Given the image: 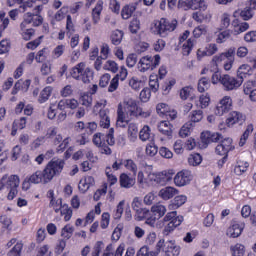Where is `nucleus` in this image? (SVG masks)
<instances>
[{
    "instance_id": "nucleus-1",
    "label": "nucleus",
    "mask_w": 256,
    "mask_h": 256,
    "mask_svg": "<svg viewBox=\"0 0 256 256\" xmlns=\"http://www.w3.org/2000/svg\"><path fill=\"white\" fill-rule=\"evenodd\" d=\"M136 175L138 187L141 189H146L149 185H160V187H165V185H168L173 181L175 170L168 169L160 172H153L152 165H144L138 168Z\"/></svg>"
},
{
    "instance_id": "nucleus-2",
    "label": "nucleus",
    "mask_w": 256,
    "mask_h": 256,
    "mask_svg": "<svg viewBox=\"0 0 256 256\" xmlns=\"http://www.w3.org/2000/svg\"><path fill=\"white\" fill-rule=\"evenodd\" d=\"M65 167V160L63 159H52L45 166L43 170H37L30 174L29 181L32 185H47L57 177V175H61L63 169Z\"/></svg>"
},
{
    "instance_id": "nucleus-3",
    "label": "nucleus",
    "mask_w": 256,
    "mask_h": 256,
    "mask_svg": "<svg viewBox=\"0 0 256 256\" xmlns=\"http://www.w3.org/2000/svg\"><path fill=\"white\" fill-rule=\"evenodd\" d=\"M138 109L139 104L135 98L125 97L123 101L118 104L116 121L117 127L123 128L126 125H129V120H127V117L130 119H135V117H137Z\"/></svg>"
},
{
    "instance_id": "nucleus-4",
    "label": "nucleus",
    "mask_w": 256,
    "mask_h": 256,
    "mask_svg": "<svg viewBox=\"0 0 256 256\" xmlns=\"http://www.w3.org/2000/svg\"><path fill=\"white\" fill-rule=\"evenodd\" d=\"M212 85H222L224 91H235L243 85V80L235 78L229 74H221V72H214L211 76Z\"/></svg>"
},
{
    "instance_id": "nucleus-5",
    "label": "nucleus",
    "mask_w": 256,
    "mask_h": 256,
    "mask_svg": "<svg viewBox=\"0 0 256 256\" xmlns=\"http://www.w3.org/2000/svg\"><path fill=\"white\" fill-rule=\"evenodd\" d=\"M21 184V179L18 175L12 174H4L0 178V191H8L7 198L9 201H13L15 197H17L18 188Z\"/></svg>"
},
{
    "instance_id": "nucleus-6",
    "label": "nucleus",
    "mask_w": 256,
    "mask_h": 256,
    "mask_svg": "<svg viewBox=\"0 0 256 256\" xmlns=\"http://www.w3.org/2000/svg\"><path fill=\"white\" fill-rule=\"evenodd\" d=\"M177 29V20L169 21L165 18L160 20H154L150 25V31L153 35H159V37H167L169 33H173Z\"/></svg>"
},
{
    "instance_id": "nucleus-7",
    "label": "nucleus",
    "mask_w": 256,
    "mask_h": 256,
    "mask_svg": "<svg viewBox=\"0 0 256 256\" xmlns=\"http://www.w3.org/2000/svg\"><path fill=\"white\" fill-rule=\"evenodd\" d=\"M70 75L76 81H82V83L93 81V70L85 62H80L72 67Z\"/></svg>"
},
{
    "instance_id": "nucleus-8",
    "label": "nucleus",
    "mask_w": 256,
    "mask_h": 256,
    "mask_svg": "<svg viewBox=\"0 0 256 256\" xmlns=\"http://www.w3.org/2000/svg\"><path fill=\"white\" fill-rule=\"evenodd\" d=\"M34 11L36 13L27 12L24 14L23 21L20 24L22 29L28 25H32V27H39L40 25H43V17L39 14L43 11V5L35 6Z\"/></svg>"
},
{
    "instance_id": "nucleus-9",
    "label": "nucleus",
    "mask_w": 256,
    "mask_h": 256,
    "mask_svg": "<svg viewBox=\"0 0 256 256\" xmlns=\"http://www.w3.org/2000/svg\"><path fill=\"white\" fill-rule=\"evenodd\" d=\"M159 63H161V56L159 54L144 56L138 61L137 69L140 73H147V71H153V69L159 67Z\"/></svg>"
},
{
    "instance_id": "nucleus-10",
    "label": "nucleus",
    "mask_w": 256,
    "mask_h": 256,
    "mask_svg": "<svg viewBox=\"0 0 256 256\" xmlns=\"http://www.w3.org/2000/svg\"><path fill=\"white\" fill-rule=\"evenodd\" d=\"M163 222L168 223L164 228V233L169 235L171 231H175L183 223V216H177V211L168 212L164 216Z\"/></svg>"
},
{
    "instance_id": "nucleus-11",
    "label": "nucleus",
    "mask_w": 256,
    "mask_h": 256,
    "mask_svg": "<svg viewBox=\"0 0 256 256\" xmlns=\"http://www.w3.org/2000/svg\"><path fill=\"white\" fill-rule=\"evenodd\" d=\"M231 109H233V99L231 96H224L216 104L214 113L218 117H223V115H227Z\"/></svg>"
},
{
    "instance_id": "nucleus-12",
    "label": "nucleus",
    "mask_w": 256,
    "mask_h": 256,
    "mask_svg": "<svg viewBox=\"0 0 256 256\" xmlns=\"http://www.w3.org/2000/svg\"><path fill=\"white\" fill-rule=\"evenodd\" d=\"M176 187H185L193 181V174L189 170H181L174 177L172 176Z\"/></svg>"
},
{
    "instance_id": "nucleus-13",
    "label": "nucleus",
    "mask_w": 256,
    "mask_h": 256,
    "mask_svg": "<svg viewBox=\"0 0 256 256\" xmlns=\"http://www.w3.org/2000/svg\"><path fill=\"white\" fill-rule=\"evenodd\" d=\"M243 229H245V222L243 220H232L226 231V235L231 239H237V237H241Z\"/></svg>"
},
{
    "instance_id": "nucleus-14",
    "label": "nucleus",
    "mask_w": 256,
    "mask_h": 256,
    "mask_svg": "<svg viewBox=\"0 0 256 256\" xmlns=\"http://www.w3.org/2000/svg\"><path fill=\"white\" fill-rule=\"evenodd\" d=\"M231 149H233V139L226 138L216 146V153L217 155H221L222 157L227 156Z\"/></svg>"
},
{
    "instance_id": "nucleus-15",
    "label": "nucleus",
    "mask_w": 256,
    "mask_h": 256,
    "mask_svg": "<svg viewBox=\"0 0 256 256\" xmlns=\"http://www.w3.org/2000/svg\"><path fill=\"white\" fill-rule=\"evenodd\" d=\"M245 115L238 111H232L229 114V117L226 119V125L227 127H233V125H236V123H239L240 125H243L245 123Z\"/></svg>"
},
{
    "instance_id": "nucleus-16",
    "label": "nucleus",
    "mask_w": 256,
    "mask_h": 256,
    "mask_svg": "<svg viewBox=\"0 0 256 256\" xmlns=\"http://www.w3.org/2000/svg\"><path fill=\"white\" fill-rule=\"evenodd\" d=\"M175 195H179V190L173 186H166L158 192V197L163 201H169L170 199H173Z\"/></svg>"
},
{
    "instance_id": "nucleus-17",
    "label": "nucleus",
    "mask_w": 256,
    "mask_h": 256,
    "mask_svg": "<svg viewBox=\"0 0 256 256\" xmlns=\"http://www.w3.org/2000/svg\"><path fill=\"white\" fill-rule=\"evenodd\" d=\"M211 11L209 9L206 10H197L193 12L192 19L196 21V23H209L211 21Z\"/></svg>"
},
{
    "instance_id": "nucleus-18",
    "label": "nucleus",
    "mask_w": 256,
    "mask_h": 256,
    "mask_svg": "<svg viewBox=\"0 0 256 256\" xmlns=\"http://www.w3.org/2000/svg\"><path fill=\"white\" fill-rule=\"evenodd\" d=\"M249 29V23L243 22L239 20V18H235L232 21V30H230L233 35H241V33H245Z\"/></svg>"
},
{
    "instance_id": "nucleus-19",
    "label": "nucleus",
    "mask_w": 256,
    "mask_h": 256,
    "mask_svg": "<svg viewBox=\"0 0 256 256\" xmlns=\"http://www.w3.org/2000/svg\"><path fill=\"white\" fill-rule=\"evenodd\" d=\"M103 0H98L95 4V7L92 9L91 17L93 25H99L101 21V13H103Z\"/></svg>"
},
{
    "instance_id": "nucleus-20",
    "label": "nucleus",
    "mask_w": 256,
    "mask_h": 256,
    "mask_svg": "<svg viewBox=\"0 0 256 256\" xmlns=\"http://www.w3.org/2000/svg\"><path fill=\"white\" fill-rule=\"evenodd\" d=\"M14 245V247H13ZM6 247H8V249L10 247H13L9 253L8 256H21V251L23 249V242L19 241L17 242V238H12L7 244Z\"/></svg>"
},
{
    "instance_id": "nucleus-21",
    "label": "nucleus",
    "mask_w": 256,
    "mask_h": 256,
    "mask_svg": "<svg viewBox=\"0 0 256 256\" xmlns=\"http://www.w3.org/2000/svg\"><path fill=\"white\" fill-rule=\"evenodd\" d=\"M69 13V7L64 6L61 8V10H58L54 15L50 16V25L55 27L57 23L63 21L65 17H67V14Z\"/></svg>"
},
{
    "instance_id": "nucleus-22",
    "label": "nucleus",
    "mask_w": 256,
    "mask_h": 256,
    "mask_svg": "<svg viewBox=\"0 0 256 256\" xmlns=\"http://www.w3.org/2000/svg\"><path fill=\"white\" fill-rule=\"evenodd\" d=\"M93 185H95V178H93V176H84L79 181L78 189L81 193H87Z\"/></svg>"
},
{
    "instance_id": "nucleus-23",
    "label": "nucleus",
    "mask_w": 256,
    "mask_h": 256,
    "mask_svg": "<svg viewBox=\"0 0 256 256\" xmlns=\"http://www.w3.org/2000/svg\"><path fill=\"white\" fill-rule=\"evenodd\" d=\"M253 15H255V12L252 11L248 6L242 10L238 9L233 13L234 19H238V17H241L243 21H249L250 19H253Z\"/></svg>"
},
{
    "instance_id": "nucleus-24",
    "label": "nucleus",
    "mask_w": 256,
    "mask_h": 256,
    "mask_svg": "<svg viewBox=\"0 0 256 256\" xmlns=\"http://www.w3.org/2000/svg\"><path fill=\"white\" fill-rule=\"evenodd\" d=\"M185 203H187V197L185 195H177L168 204V209L169 211H175L179 209V207H183Z\"/></svg>"
},
{
    "instance_id": "nucleus-25",
    "label": "nucleus",
    "mask_w": 256,
    "mask_h": 256,
    "mask_svg": "<svg viewBox=\"0 0 256 256\" xmlns=\"http://www.w3.org/2000/svg\"><path fill=\"white\" fill-rule=\"evenodd\" d=\"M163 252H165L164 256H179L181 250L179 246L175 244L173 241H167L164 245Z\"/></svg>"
},
{
    "instance_id": "nucleus-26",
    "label": "nucleus",
    "mask_w": 256,
    "mask_h": 256,
    "mask_svg": "<svg viewBox=\"0 0 256 256\" xmlns=\"http://www.w3.org/2000/svg\"><path fill=\"white\" fill-rule=\"evenodd\" d=\"M253 73H254L253 67H251L249 64H242L241 66H239L237 70V77L243 83V79L247 77H251Z\"/></svg>"
},
{
    "instance_id": "nucleus-27",
    "label": "nucleus",
    "mask_w": 256,
    "mask_h": 256,
    "mask_svg": "<svg viewBox=\"0 0 256 256\" xmlns=\"http://www.w3.org/2000/svg\"><path fill=\"white\" fill-rule=\"evenodd\" d=\"M158 131L169 139L173 137V126L169 123V121H161L158 124Z\"/></svg>"
},
{
    "instance_id": "nucleus-28",
    "label": "nucleus",
    "mask_w": 256,
    "mask_h": 256,
    "mask_svg": "<svg viewBox=\"0 0 256 256\" xmlns=\"http://www.w3.org/2000/svg\"><path fill=\"white\" fill-rule=\"evenodd\" d=\"M202 143H217L221 141V134L219 133H212V132H203L201 134Z\"/></svg>"
},
{
    "instance_id": "nucleus-29",
    "label": "nucleus",
    "mask_w": 256,
    "mask_h": 256,
    "mask_svg": "<svg viewBox=\"0 0 256 256\" xmlns=\"http://www.w3.org/2000/svg\"><path fill=\"white\" fill-rule=\"evenodd\" d=\"M99 117H100V127H102L103 129H109L111 125V118H109V111L100 110Z\"/></svg>"
},
{
    "instance_id": "nucleus-30",
    "label": "nucleus",
    "mask_w": 256,
    "mask_h": 256,
    "mask_svg": "<svg viewBox=\"0 0 256 256\" xmlns=\"http://www.w3.org/2000/svg\"><path fill=\"white\" fill-rule=\"evenodd\" d=\"M120 185L124 189H131V187H133V185H135V179L131 178L126 173H123L120 175Z\"/></svg>"
},
{
    "instance_id": "nucleus-31",
    "label": "nucleus",
    "mask_w": 256,
    "mask_h": 256,
    "mask_svg": "<svg viewBox=\"0 0 256 256\" xmlns=\"http://www.w3.org/2000/svg\"><path fill=\"white\" fill-rule=\"evenodd\" d=\"M139 136V128L137 127V124L130 123L128 125V139L132 143H135L137 141V137Z\"/></svg>"
},
{
    "instance_id": "nucleus-32",
    "label": "nucleus",
    "mask_w": 256,
    "mask_h": 256,
    "mask_svg": "<svg viewBox=\"0 0 256 256\" xmlns=\"http://www.w3.org/2000/svg\"><path fill=\"white\" fill-rule=\"evenodd\" d=\"M247 169H249V162L245 160H238L234 167V173L235 175H243Z\"/></svg>"
},
{
    "instance_id": "nucleus-33",
    "label": "nucleus",
    "mask_w": 256,
    "mask_h": 256,
    "mask_svg": "<svg viewBox=\"0 0 256 256\" xmlns=\"http://www.w3.org/2000/svg\"><path fill=\"white\" fill-rule=\"evenodd\" d=\"M137 10V6L135 4H128L122 8L121 16L123 19H130L133 13Z\"/></svg>"
},
{
    "instance_id": "nucleus-34",
    "label": "nucleus",
    "mask_w": 256,
    "mask_h": 256,
    "mask_svg": "<svg viewBox=\"0 0 256 256\" xmlns=\"http://www.w3.org/2000/svg\"><path fill=\"white\" fill-rule=\"evenodd\" d=\"M49 197H51L50 200V206L54 209L55 213H59L61 207H63V201L61 199L55 200V193L53 192V190H50L48 192Z\"/></svg>"
},
{
    "instance_id": "nucleus-35",
    "label": "nucleus",
    "mask_w": 256,
    "mask_h": 256,
    "mask_svg": "<svg viewBox=\"0 0 256 256\" xmlns=\"http://www.w3.org/2000/svg\"><path fill=\"white\" fill-rule=\"evenodd\" d=\"M253 130H254L253 124H248L244 133L240 137V140L238 143L239 147H244L245 143H247V139H249V137L253 133Z\"/></svg>"
},
{
    "instance_id": "nucleus-36",
    "label": "nucleus",
    "mask_w": 256,
    "mask_h": 256,
    "mask_svg": "<svg viewBox=\"0 0 256 256\" xmlns=\"http://www.w3.org/2000/svg\"><path fill=\"white\" fill-rule=\"evenodd\" d=\"M52 93H53V87H51V86L45 87L40 92V96L38 98V103H47V101H49V97H51Z\"/></svg>"
},
{
    "instance_id": "nucleus-37",
    "label": "nucleus",
    "mask_w": 256,
    "mask_h": 256,
    "mask_svg": "<svg viewBox=\"0 0 256 256\" xmlns=\"http://www.w3.org/2000/svg\"><path fill=\"white\" fill-rule=\"evenodd\" d=\"M152 135L151 127H149V125H145L139 132V139L145 143L151 139Z\"/></svg>"
},
{
    "instance_id": "nucleus-38",
    "label": "nucleus",
    "mask_w": 256,
    "mask_h": 256,
    "mask_svg": "<svg viewBox=\"0 0 256 256\" xmlns=\"http://www.w3.org/2000/svg\"><path fill=\"white\" fill-rule=\"evenodd\" d=\"M211 88V81L207 77H202L198 81V91L199 93H205Z\"/></svg>"
},
{
    "instance_id": "nucleus-39",
    "label": "nucleus",
    "mask_w": 256,
    "mask_h": 256,
    "mask_svg": "<svg viewBox=\"0 0 256 256\" xmlns=\"http://www.w3.org/2000/svg\"><path fill=\"white\" fill-rule=\"evenodd\" d=\"M151 212L154 215H157L159 219H161V217H165V213H167V207H165L163 204H155L151 207Z\"/></svg>"
},
{
    "instance_id": "nucleus-40",
    "label": "nucleus",
    "mask_w": 256,
    "mask_h": 256,
    "mask_svg": "<svg viewBox=\"0 0 256 256\" xmlns=\"http://www.w3.org/2000/svg\"><path fill=\"white\" fill-rule=\"evenodd\" d=\"M149 87L153 93L159 91V76L155 73L149 76Z\"/></svg>"
},
{
    "instance_id": "nucleus-41",
    "label": "nucleus",
    "mask_w": 256,
    "mask_h": 256,
    "mask_svg": "<svg viewBox=\"0 0 256 256\" xmlns=\"http://www.w3.org/2000/svg\"><path fill=\"white\" fill-rule=\"evenodd\" d=\"M75 232V227L71 224H66L62 229H61V237L63 239L69 240L71 237H73V233Z\"/></svg>"
},
{
    "instance_id": "nucleus-42",
    "label": "nucleus",
    "mask_w": 256,
    "mask_h": 256,
    "mask_svg": "<svg viewBox=\"0 0 256 256\" xmlns=\"http://www.w3.org/2000/svg\"><path fill=\"white\" fill-rule=\"evenodd\" d=\"M195 39H188L183 45H182V54L183 55H190L191 51H193V48L195 47Z\"/></svg>"
},
{
    "instance_id": "nucleus-43",
    "label": "nucleus",
    "mask_w": 256,
    "mask_h": 256,
    "mask_svg": "<svg viewBox=\"0 0 256 256\" xmlns=\"http://www.w3.org/2000/svg\"><path fill=\"white\" fill-rule=\"evenodd\" d=\"M104 71H109L110 73H117L119 71V64L114 60H107L103 65Z\"/></svg>"
},
{
    "instance_id": "nucleus-44",
    "label": "nucleus",
    "mask_w": 256,
    "mask_h": 256,
    "mask_svg": "<svg viewBox=\"0 0 256 256\" xmlns=\"http://www.w3.org/2000/svg\"><path fill=\"white\" fill-rule=\"evenodd\" d=\"M191 131H193V123H185L179 131V136L185 139V137H189V135H191Z\"/></svg>"
},
{
    "instance_id": "nucleus-45",
    "label": "nucleus",
    "mask_w": 256,
    "mask_h": 256,
    "mask_svg": "<svg viewBox=\"0 0 256 256\" xmlns=\"http://www.w3.org/2000/svg\"><path fill=\"white\" fill-rule=\"evenodd\" d=\"M60 213L64 217V221H71L73 217V210L67 204H63L60 208Z\"/></svg>"
},
{
    "instance_id": "nucleus-46",
    "label": "nucleus",
    "mask_w": 256,
    "mask_h": 256,
    "mask_svg": "<svg viewBox=\"0 0 256 256\" xmlns=\"http://www.w3.org/2000/svg\"><path fill=\"white\" fill-rule=\"evenodd\" d=\"M232 256H244L245 255V246L243 244H235L230 247Z\"/></svg>"
},
{
    "instance_id": "nucleus-47",
    "label": "nucleus",
    "mask_w": 256,
    "mask_h": 256,
    "mask_svg": "<svg viewBox=\"0 0 256 256\" xmlns=\"http://www.w3.org/2000/svg\"><path fill=\"white\" fill-rule=\"evenodd\" d=\"M124 167L127 171H130V173H133V175H137L139 171L137 164L132 159L124 160Z\"/></svg>"
},
{
    "instance_id": "nucleus-48",
    "label": "nucleus",
    "mask_w": 256,
    "mask_h": 256,
    "mask_svg": "<svg viewBox=\"0 0 256 256\" xmlns=\"http://www.w3.org/2000/svg\"><path fill=\"white\" fill-rule=\"evenodd\" d=\"M203 158L199 153L190 154L188 157V163L192 167H197V165H201Z\"/></svg>"
},
{
    "instance_id": "nucleus-49",
    "label": "nucleus",
    "mask_w": 256,
    "mask_h": 256,
    "mask_svg": "<svg viewBox=\"0 0 256 256\" xmlns=\"http://www.w3.org/2000/svg\"><path fill=\"white\" fill-rule=\"evenodd\" d=\"M128 85L133 89V91H139V89H141L144 84L141 79H139L137 76H134L130 78Z\"/></svg>"
},
{
    "instance_id": "nucleus-50",
    "label": "nucleus",
    "mask_w": 256,
    "mask_h": 256,
    "mask_svg": "<svg viewBox=\"0 0 256 256\" xmlns=\"http://www.w3.org/2000/svg\"><path fill=\"white\" fill-rule=\"evenodd\" d=\"M75 33V24L73 23V18L71 15L66 16V34L71 37Z\"/></svg>"
},
{
    "instance_id": "nucleus-51",
    "label": "nucleus",
    "mask_w": 256,
    "mask_h": 256,
    "mask_svg": "<svg viewBox=\"0 0 256 256\" xmlns=\"http://www.w3.org/2000/svg\"><path fill=\"white\" fill-rule=\"evenodd\" d=\"M233 32L231 30H224L220 33H218L217 38H216V43L221 44L225 43L228 39H231V34Z\"/></svg>"
},
{
    "instance_id": "nucleus-52",
    "label": "nucleus",
    "mask_w": 256,
    "mask_h": 256,
    "mask_svg": "<svg viewBox=\"0 0 256 256\" xmlns=\"http://www.w3.org/2000/svg\"><path fill=\"white\" fill-rule=\"evenodd\" d=\"M49 56V49L43 48L42 50H39L35 56V61L37 63H43L44 61H47V57Z\"/></svg>"
},
{
    "instance_id": "nucleus-53",
    "label": "nucleus",
    "mask_w": 256,
    "mask_h": 256,
    "mask_svg": "<svg viewBox=\"0 0 256 256\" xmlns=\"http://www.w3.org/2000/svg\"><path fill=\"white\" fill-rule=\"evenodd\" d=\"M192 35L194 39H199L200 37H203V35H207V26L200 25L194 28Z\"/></svg>"
},
{
    "instance_id": "nucleus-54",
    "label": "nucleus",
    "mask_w": 256,
    "mask_h": 256,
    "mask_svg": "<svg viewBox=\"0 0 256 256\" xmlns=\"http://www.w3.org/2000/svg\"><path fill=\"white\" fill-rule=\"evenodd\" d=\"M20 29L24 41H30L31 38L35 37V30L33 28L27 29V27H20Z\"/></svg>"
},
{
    "instance_id": "nucleus-55",
    "label": "nucleus",
    "mask_w": 256,
    "mask_h": 256,
    "mask_svg": "<svg viewBox=\"0 0 256 256\" xmlns=\"http://www.w3.org/2000/svg\"><path fill=\"white\" fill-rule=\"evenodd\" d=\"M121 41H123V31L115 30L111 35V42L113 45H121Z\"/></svg>"
},
{
    "instance_id": "nucleus-56",
    "label": "nucleus",
    "mask_w": 256,
    "mask_h": 256,
    "mask_svg": "<svg viewBox=\"0 0 256 256\" xmlns=\"http://www.w3.org/2000/svg\"><path fill=\"white\" fill-rule=\"evenodd\" d=\"M208 7L209 5H207L205 0H194L192 4V9L194 11H205Z\"/></svg>"
},
{
    "instance_id": "nucleus-57",
    "label": "nucleus",
    "mask_w": 256,
    "mask_h": 256,
    "mask_svg": "<svg viewBox=\"0 0 256 256\" xmlns=\"http://www.w3.org/2000/svg\"><path fill=\"white\" fill-rule=\"evenodd\" d=\"M146 155H148V157H155V155H157V153H159V147H157V145H155V142H151L150 144L146 145Z\"/></svg>"
},
{
    "instance_id": "nucleus-58",
    "label": "nucleus",
    "mask_w": 256,
    "mask_h": 256,
    "mask_svg": "<svg viewBox=\"0 0 256 256\" xmlns=\"http://www.w3.org/2000/svg\"><path fill=\"white\" fill-rule=\"evenodd\" d=\"M150 211L147 208H140V210L136 211L135 220L143 221V219H147L150 215Z\"/></svg>"
},
{
    "instance_id": "nucleus-59",
    "label": "nucleus",
    "mask_w": 256,
    "mask_h": 256,
    "mask_svg": "<svg viewBox=\"0 0 256 256\" xmlns=\"http://www.w3.org/2000/svg\"><path fill=\"white\" fill-rule=\"evenodd\" d=\"M125 200H121L116 206L113 217L114 219H121L123 217V211H125Z\"/></svg>"
},
{
    "instance_id": "nucleus-60",
    "label": "nucleus",
    "mask_w": 256,
    "mask_h": 256,
    "mask_svg": "<svg viewBox=\"0 0 256 256\" xmlns=\"http://www.w3.org/2000/svg\"><path fill=\"white\" fill-rule=\"evenodd\" d=\"M199 103L201 109H207V107L211 104V96H209V94L200 95Z\"/></svg>"
},
{
    "instance_id": "nucleus-61",
    "label": "nucleus",
    "mask_w": 256,
    "mask_h": 256,
    "mask_svg": "<svg viewBox=\"0 0 256 256\" xmlns=\"http://www.w3.org/2000/svg\"><path fill=\"white\" fill-rule=\"evenodd\" d=\"M80 102L83 107H91V105H93V98L89 94H82L80 96Z\"/></svg>"
},
{
    "instance_id": "nucleus-62",
    "label": "nucleus",
    "mask_w": 256,
    "mask_h": 256,
    "mask_svg": "<svg viewBox=\"0 0 256 256\" xmlns=\"http://www.w3.org/2000/svg\"><path fill=\"white\" fill-rule=\"evenodd\" d=\"M105 173L108 179V183H110V185H115V183H117V176L113 175V170L111 167H106Z\"/></svg>"
},
{
    "instance_id": "nucleus-63",
    "label": "nucleus",
    "mask_w": 256,
    "mask_h": 256,
    "mask_svg": "<svg viewBox=\"0 0 256 256\" xmlns=\"http://www.w3.org/2000/svg\"><path fill=\"white\" fill-rule=\"evenodd\" d=\"M151 99V89L149 88H143L140 92V100L142 103H147Z\"/></svg>"
},
{
    "instance_id": "nucleus-64",
    "label": "nucleus",
    "mask_w": 256,
    "mask_h": 256,
    "mask_svg": "<svg viewBox=\"0 0 256 256\" xmlns=\"http://www.w3.org/2000/svg\"><path fill=\"white\" fill-rule=\"evenodd\" d=\"M136 256H157V253L149 251V247L143 246L138 250Z\"/></svg>"
}]
</instances>
